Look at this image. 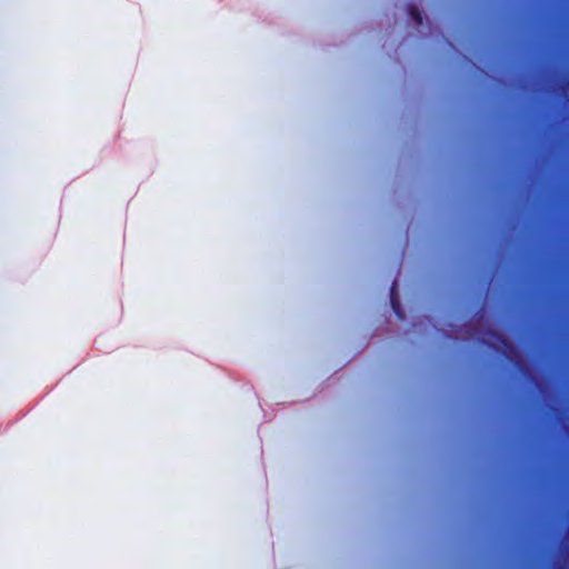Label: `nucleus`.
I'll use <instances>...</instances> for the list:
<instances>
[{"label":"nucleus","mask_w":569,"mask_h":569,"mask_svg":"<svg viewBox=\"0 0 569 569\" xmlns=\"http://www.w3.org/2000/svg\"><path fill=\"white\" fill-rule=\"evenodd\" d=\"M397 287H398L397 280H393L392 284L390 286V289H389L390 305H391V309L397 315V318L399 320H405L406 313L401 308L399 297L397 293Z\"/></svg>","instance_id":"nucleus-1"},{"label":"nucleus","mask_w":569,"mask_h":569,"mask_svg":"<svg viewBox=\"0 0 569 569\" xmlns=\"http://www.w3.org/2000/svg\"><path fill=\"white\" fill-rule=\"evenodd\" d=\"M408 11H409V14L411 16V18L415 20V22L417 24H421L422 23V14L419 11V9L417 7H415V4H409Z\"/></svg>","instance_id":"nucleus-2"}]
</instances>
